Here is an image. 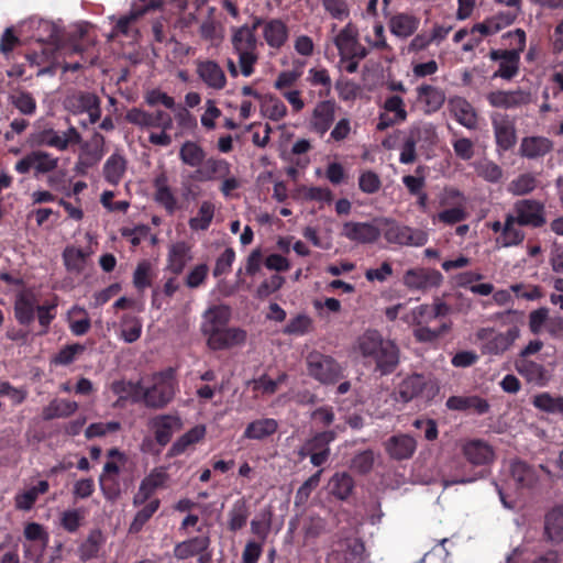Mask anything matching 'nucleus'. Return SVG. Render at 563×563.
<instances>
[{"instance_id": "f257e3e1", "label": "nucleus", "mask_w": 563, "mask_h": 563, "mask_svg": "<svg viewBox=\"0 0 563 563\" xmlns=\"http://www.w3.org/2000/svg\"><path fill=\"white\" fill-rule=\"evenodd\" d=\"M230 319L231 309L227 305L212 306L205 311L201 332L207 338V345L211 350H227L246 340L244 330L228 327Z\"/></svg>"}, {"instance_id": "f03ea898", "label": "nucleus", "mask_w": 563, "mask_h": 563, "mask_svg": "<svg viewBox=\"0 0 563 563\" xmlns=\"http://www.w3.org/2000/svg\"><path fill=\"white\" fill-rule=\"evenodd\" d=\"M356 349L365 360V364H374L380 375H389L399 364V349L397 344L384 339L377 330L365 331L356 342Z\"/></svg>"}, {"instance_id": "7ed1b4c3", "label": "nucleus", "mask_w": 563, "mask_h": 563, "mask_svg": "<svg viewBox=\"0 0 563 563\" xmlns=\"http://www.w3.org/2000/svg\"><path fill=\"white\" fill-rule=\"evenodd\" d=\"M501 38L517 40V44L508 49H490L488 57L490 60L498 63V68L493 74V78L510 81L519 74L520 55L526 48L527 36L522 29H516L503 34Z\"/></svg>"}, {"instance_id": "20e7f679", "label": "nucleus", "mask_w": 563, "mask_h": 563, "mask_svg": "<svg viewBox=\"0 0 563 563\" xmlns=\"http://www.w3.org/2000/svg\"><path fill=\"white\" fill-rule=\"evenodd\" d=\"M230 41L232 52L238 57L241 74L244 77L252 76L260 59L258 46L261 44L256 34L249 31V24L232 26Z\"/></svg>"}, {"instance_id": "39448f33", "label": "nucleus", "mask_w": 563, "mask_h": 563, "mask_svg": "<svg viewBox=\"0 0 563 563\" xmlns=\"http://www.w3.org/2000/svg\"><path fill=\"white\" fill-rule=\"evenodd\" d=\"M178 389L176 371L168 367L152 376L150 386H142L141 401L147 408L163 409L174 399Z\"/></svg>"}, {"instance_id": "423d86ee", "label": "nucleus", "mask_w": 563, "mask_h": 563, "mask_svg": "<svg viewBox=\"0 0 563 563\" xmlns=\"http://www.w3.org/2000/svg\"><path fill=\"white\" fill-rule=\"evenodd\" d=\"M437 132L431 123H415L406 131L400 145L399 162L405 165L417 161V146L432 145L435 143Z\"/></svg>"}, {"instance_id": "0eeeda50", "label": "nucleus", "mask_w": 563, "mask_h": 563, "mask_svg": "<svg viewBox=\"0 0 563 563\" xmlns=\"http://www.w3.org/2000/svg\"><path fill=\"white\" fill-rule=\"evenodd\" d=\"M378 223L384 239L390 244L419 247L429 240L426 231L400 224L393 218H380Z\"/></svg>"}, {"instance_id": "6e6552de", "label": "nucleus", "mask_w": 563, "mask_h": 563, "mask_svg": "<svg viewBox=\"0 0 563 563\" xmlns=\"http://www.w3.org/2000/svg\"><path fill=\"white\" fill-rule=\"evenodd\" d=\"M306 364L309 376L323 385H333L343 378L342 366L330 355L312 351L307 355Z\"/></svg>"}, {"instance_id": "1a4fd4ad", "label": "nucleus", "mask_w": 563, "mask_h": 563, "mask_svg": "<svg viewBox=\"0 0 563 563\" xmlns=\"http://www.w3.org/2000/svg\"><path fill=\"white\" fill-rule=\"evenodd\" d=\"M163 7L162 0H136L132 3L131 10L128 14L122 15L113 26V35H123L126 37L136 38L139 30L136 22L151 11H155Z\"/></svg>"}, {"instance_id": "9d476101", "label": "nucleus", "mask_w": 563, "mask_h": 563, "mask_svg": "<svg viewBox=\"0 0 563 563\" xmlns=\"http://www.w3.org/2000/svg\"><path fill=\"white\" fill-rule=\"evenodd\" d=\"M520 330L514 325L506 332L496 333L494 329L483 328L477 331L476 336L483 341L482 353L485 355H500L508 351L519 338Z\"/></svg>"}, {"instance_id": "9b49d317", "label": "nucleus", "mask_w": 563, "mask_h": 563, "mask_svg": "<svg viewBox=\"0 0 563 563\" xmlns=\"http://www.w3.org/2000/svg\"><path fill=\"white\" fill-rule=\"evenodd\" d=\"M511 214L519 227L539 229L547 223L545 205L537 199L517 200Z\"/></svg>"}, {"instance_id": "f8f14e48", "label": "nucleus", "mask_w": 563, "mask_h": 563, "mask_svg": "<svg viewBox=\"0 0 563 563\" xmlns=\"http://www.w3.org/2000/svg\"><path fill=\"white\" fill-rule=\"evenodd\" d=\"M357 35L356 29L349 23L334 37L341 62L363 59L368 55V49L358 42Z\"/></svg>"}, {"instance_id": "ddd939ff", "label": "nucleus", "mask_w": 563, "mask_h": 563, "mask_svg": "<svg viewBox=\"0 0 563 563\" xmlns=\"http://www.w3.org/2000/svg\"><path fill=\"white\" fill-rule=\"evenodd\" d=\"M125 120L141 129L170 130L173 128L172 115L164 110L146 111L141 108H131L125 114Z\"/></svg>"}, {"instance_id": "4468645a", "label": "nucleus", "mask_w": 563, "mask_h": 563, "mask_svg": "<svg viewBox=\"0 0 563 563\" xmlns=\"http://www.w3.org/2000/svg\"><path fill=\"white\" fill-rule=\"evenodd\" d=\"M58 166V158L51 153L36 150L27 153L15 163L16 173L24 175L34 169L35 176L43 175L55 170Z\"/></svg>"}, {"instance_id": "2eb2a0df", "label": "nucleus", "mask_w": 563, "mask_h": 563, "mask_svg": "<svg viewBox=\"0 0 563 563\" xmlns=\"http://www.w3.org/2000/svg\"><path fill=\"white\" fill-rule=\"evenodd\" d=\"M396 394L402 402H409L423 396L430 399L434 394V386L424 375L412 374L399 383Z\"/></svg>"}, {"instance_id": "dca6fc26", "label": "nucleus", "mask_w": 563, "mask_h": 563, "mask_svg": "<svg viewBox=\"0 0 563 563\" xmlns=\"http://www.w3.org/2000/svg\"><path fill=\"white\" fill-rule=\"evenodd\" d=\"M338 104L333 99L323 98L317 102L309 119V129L323 136L335 121Z\"/></svg>"}, {"instance_id": "f3484780", "label": "nucleus", "mask_w": 563, "mask_h": 563, "mask_svg": "<svg viewBox=\"0 0 563 563\" xmlns=\"http://www.w3.org/2000/svg\"><path fill=\"white\" fill-rule=\"evenodd\" d=\"M492 126L498 151H510L517 143V131L514 120L508 114L496 113L492 117Z\"/></svg>"}, {"instance_id": "a211bd4d", "label": "nucleus", "mask_w": 563, "mask_h": 563, "mask_svg": "<svg viewBox=\"0 0 563 563\" xmlns=\"http://www.w3.org/2000/svg\"><path fill=\"white\" fill-rule=\"evenodd\" d=\"M402 282L410 290L426 291L441 286L443 275L432 268H410L405 273Z\"/></svg>"}, {"instance_id": "6ab92c4d", "label": "nucleus", "mask_w": 563, "mask_h": 563, "mask_svg": "<svg viewBox=\"0 0 563 563\" xmlns=\"http://www.w3.org/2000/svg\"><path fill=\"white\" fill-rule=\"evenodd\" d=\"M383 109L385 113H380L377 123V130L384 131L393 125L400 124L407 120L405 101L400 96L393 95L385 99Z\"/></svg>"}, {"instance_id": "aec40b11", "label": "nucleus", "mask_w": 563, "mask_h": 563, "mask_svg": "<svg viewBox=\"0 0 563 563\" xmlns=\"http://www.w3.org/2000/svg\"><path fill=\"white\" fill-rule=\"evenodd\" d=\"M196 74L210 89L222 90L227 86L225 73L219 63L213 59H198L196 62Z\"/></svg>"}, {"instance_id": "412c9836", "label": "nucleus", "mask_w": 563, "mask_h": 563, "mask_svg": "<svg viewBox=\"0 0 563 563\" xmlns=\"http://www.w3.org/2000/svg\"><path fill=\"white\" fill-rule=\"evenodd\" d=\"M342 235L358 244H373L382 235L380 227L369 222L349 221L343 224Z\"/></svg>"}, {"instance_id": "4be33fe9", "label": "nucleus", "mask_w": 563, "mask_h": 563, "mask_svg": "<svg viewBox=\"0 0 563 563\" xmlns=\"http://www.w3.org/2000/svg\"><path fill=\"white\" fill-rule=\"evenodd\" d=\"M151 430L154 432V438L161 446L167 445L174 432L181 429V420L173 415H158L153 417L148 423Z\"/></svg>"}, {"instance_id": "5701e85b", "label": "nucleus", "mask_w": 563, "mask_h": 563, "mask_svg": "<svg viewBox=\"0 0 563 563\" xmlns=\"http://www.w3.org/2000/svg\"><path fill=\"white\" fill-rule=\"evenodd\" d=\"M462 452L466 461L473 466L486 467L495 460L493 446L479 439L466 442L462 448Z\"/></svg>"}, {"instance_id": "b1692460", "label": "nucleus", "mask_w": 563, "mask_h": 563, "mask_svg": "<svg viewBox=\"0 0 563 563\" xmlns=\"http://www.w3.org/2000/svg\"><path fill=\"white\" fill-rule=\"evenodd\" d=\"M488 103L494 108L515 109L531 102V93L529 91L517 90H496L487 95Z\"/></svg>"}, {"instance_id": "393cba45", "label": "nucleus", "mask_w": 563, "mask_h": 563, "mask_svg": "<svg viewBox=\"0 0 563 563\" xmlns=\"http://www.w3.org/2000/svg\"><path fill=\"white\" fill-rule=\"evenodd\" d=\"M24 537L27 541L34 542V544L25 547V555L35 562L40 561L48 545V533L42 525L30 522L24 528Z\"/></svg>"}, {"instance_id": "a878e982", "label": "nucleus", "mask_w": 563, "mask_h": 563, "mask_svg": "<svg viewBox=\"0 0 563 563\" xmlns=\"http://www.w3.org/2000/svg\"><path fill=\"white\" fill-rule=\"evenodd\" d=\"M543 538L547 542L559 545L563 543V506L549 509L543 520Z\"/></svg>"}, {"instance_id": "bb28decb", "label": "nucleus", "mask_w": 563, "mask_h": 563, "mask_svg": "<svg viewBox=\"0 0 563 563\" xmlns=\"http://www.w3.org/2000/svg\"><path fill=\"white\" fill-rule=\"evenodd\" d=\"M417 449L416 439L409 434L391 435L385 442V450L390 459L402 461L410 459Z\"/></svg>"}, {"instance_id": "cd10ccee", "label": "nucleus", "mask_w": 563, "mask_h": 563, "mask_svg": "<svg viewBox=\"0 0 563 563\" xmlns=\"http://www.w3.org/2000/svg\"><path fill=\"white\" fill-rule=\"evenodd\" d=\"M37 296L31 290H24L16 295L14 301V317L21 325H30L35 320Z\"/></svg>"}, {"instance_id": "c85d7f7f", "label": "nucleus", "mask_w": 563, "mask_h": 563, "mask_svg": "<svg viewBox=\"0 0 563 563\" xmlns=\"http://www.w3.org/2000/svg\"><path fill=\"white\" fill-rule=\"evenodd\" d=\"M154 200L163 207L167 214L172 216L179 208L178 200L168 185V178L165 173L157 175L153 180Z\"/></svg>"}, {"instance_id": "c756f323", "label": "nucleus", "mask_w": 563, "mask_h": 563, "mask_svg": "<svg viewBox=\"0 0 563 563\" xmlns=\"http://www.w3.org/2000/svg\"><path fill=\"white\" fill-rule=\"evenodd\" d=\"M417 100L423 106L424 114H432L439 111L445 101L444 91L435 86L422 84L416 89Z\"/></svg>"}, {"instance_id": "7c9ffc66", "label": "nucleus", "mask_w": 563, "mask_h": 563, "mask_svg": "<svg viewBox=\"0 0 563 563\" xmlns=\"http://www.w3.org/2000/svg\"><path fill=\"white\" fill-rule=\"evenodd\" d=\"M420 25V19L411 13L399 12L388 20V29L393 35L399 38L412 36Z\"/></svg>"}, {"instance_id": "2f4dec72", "label": "nucleus", "mask_w": 563, "mask_h": 563, "mask_svg": "<svg viewBox=\"0 0 563 563\" xmlns=\"http://www.w3.org/2000/svg\"><path fill=\"white\" fill-rule=\"evenodd\" d=\"M110 389L118 396L113 404L115 408L124 407L128 400H131L133 404L141 402V382L133 383L131 380L118 379L111 383Z\"/></svg>"}, {"instance_id": "473e14b6", "label": "nucleus", "mask_w": 563, "mask_h": 563, "mask_svg": "<svg viewBox=\"0 0 563 563\" xmlns=\"http://www.w3.org/2000/svg\"><path fill=\"white\" fill-rule=\"evenodd\" d=\"M445 406L450 410L473 411L476 415H485L489 411V402L477 396H451L448 398Z\"/></svg>"}, {"instance_id": "72a5a7b5", "label": "nucleus", "mask_w": 563, "mask_h": 563, "mask_svg": "<svg viewBox=\"0 0 563 563\" xmlns=\"http://www.w3.org/2000/svg\"><path fill=\"white\" fill-rule=\"evenodd\" d=\"M553 142L545 136H525L521 140L519 154L528 159L544 157L552 152Z\"/></svg>"}, {"instance_id": "f704fd0d", "label": "nucleus", "mask_w": 563, "mask_h": 563, "mask_svg": "<svg viewBox=\"0 0 563 563\" xmlns=\"http://www.w3.org/2000/svg\"><path fill=\"white\" fill-rule=\"evenodd\" d=\"M288 26L282 19H269L264 23L263 37L271 48H282L288 41Z\"/></svg>"}, {"instance_id": "c9c22d12", "label": "nucleus", "mask_w": 563, "mask_h": 563, "mask_svg": "<svg viewBox=\"0 0 563 563\" xmlns=\"http://www.w3.org/2000/svg\"><path fill=\"white\" fill-rule=\"evenodd\" d=\"M128 169V161L120 152L112 153L106 161L102 169L104 180L111 186H118Z\"/></svg>"}, {"instance_id": "e433bc0d", "label": "nucleus", "mask_w": 563, "mask_h": 563, "mask_svg": "<svg viewBox=\"0 0 563 563\" xmlns=\"http://www.w3.org/2000/svg\"><path fill=\"white\" fill-rule=\"evenodd\" d=\"M203 163L205 167L202 169H197L192 175L195 180L208 181L220 179L229 176L231 172L230 164L223 158L210 157L207 161L205 159Z\"/></svg>"}, {"instance_id": "4c0bfd02", "label": "nucleus", "mask_w": 563, "mask_h": 563, "mask_svg": "<svg viewBox=\"0 0 563 563\" xmlns=\"http://www.w3.org/2000/svg\"><path fill=\"white\" fill-rule=\"evenodd\" d=\"M191 260L190 245L184 241L176 242L169 247L167 255V268L173 274L179 275L185 269L187 263Z\"/></svg>"}, {"instance_id": "58836bf2", "label": "nucleus", "mask_w": 563, "mask_h": 563, "mask_svg": "<svg viewBox=\"0 0 563 563\" xmlns=\"http://www.w3.org/2000/svg\"><path fill=\"white\" fill-rule=\"evenodd\" d=\"M210 538L208 536H197L188 540L178 542L174 548V556L179 560H187L189 558L206 552L210 547Z\"/></svg>"}, {"instance_id": "ea45409f", "label": "nucleus", "mask_w": 563, "mask_h": 563, "mask_svg": "<svg viewBox=\"0 0 563 563\" xmlns=\"http://www.w3.org/2000/svg\"><path fill=\"white\" fill-rule=\"evenodd\" d=\"M279 423L274 418H261L251 421L244 432L243 438L249 440L263 441L278 431Z\"/></svg>"}, {"instance_id": "a19ab883", "label": "nucleus", "mask_w": 563, "mask_h": 563, "mask_svg": "<svg viewBox=\"0 0 563 563\" xmlns=\"http://www.w3.org/2000/svg\"><path fill=\"white\" fill-rule=\"evenodd\" d=\"M79 408L75 400L65 398H54L42 410V418L45 421H51L59 418H68L73 416Z\"/></svg>"}, {"instance_id": "79ce46f5", "label": "nucleus", "mask_w": 563, "mask_h": 563, "mask_svg": "<svg viewBox=\"0 0 563 563\" xmlns=\"http://www.w3.org/2000/svg\"><path fill=\"white\" fill-rule=\"evenodd\" d=\"M454 119L468 130L477 128V113L474 107L464 98H455L450 102Z\"/></svg>"}, {"instance_id": "37998d69", "label": "nucleus", "mask_w": 563, "mask_h": 563, "mask_svg": "<svg viewBox=\"0 0 563 563\" xmlns=\"http://www.w3.org/2000/svg\"><path fill=\"white\" fill-rule=\"evenodd\" d=\"M525 238V232L517 225L512 214L507 213L505 216L503 234L496 239V243L501 247H512L520 245Z\"/></svg>"}, {"instance_id": "c03bdc74", "label": "nucleus", "mask_w": 563, "mask_h": 563, "mask_svg": "<svg viewBox=\"0 0 563 563\" xmlns=\"http://www.w3.org/2000/svg\"><path fill=\"white\" fill-rule=\"evenodd\" d=\"M205 435L206 427L203 424L195 426L172 444L167 452V456L175 457L183 454L190 445L201 441Z\"/></svg>"}, {"instance_id": "a18cd8bd", "label": "nucleus", "mask_w": 563, "mask_h": 563, "mask_svg": "<svg viewBox=\"0 0 563 563\" xmlns=\"http://www.w3.org/2000/svg\"><path fill=\"white\" fill-rule=\"evenodd\" d=\"M338 543L344 545L345 550L341 560L338 563H352L361 560L365 551L364 542L361 539H350L346 537L345 528H342L338 533Z\"/></svg>"}, {"instance_id": "49530a36", "label": "nucleus", "mask_w": 563, "mask_h": 563, "mask_svg": "<svg viewBox=\"0 0 563 563\" xmlns=\"http://www.w3.org/2000/svg\"><path fill=\"white\" fill-rule=\"evenodd\" d=\"M306 81L312 86L318 87L319 98H328L332 91V79L329 70L325 67L318 66L308 70Z\"/></svg>"}, {"instance_id": "de8ad7c7", "label": "nucleus", "mask_w": 563, "mask_h": 563, "mask_svg": "<svg viewBox=\"0 0 563 563\" xmlns=\"http://www.w3.org/2000/svg\"><path fill=\"white\" fill-rule=\"evenodd\" d=\"M93 145L91 147L82 148V153L76 164V170H79L80 166L85 168H91L96 166L103 157V144L104 137L100 133H96L92 139Z\"/></svg>"}, {"instance_id": "09e8293b", "label": "nucleus", "mask_w": 563, "mask_h": 563, "mask_svg": "<svg viewBox=\"0 0 563 563\" xmlns=\"http://www.w3.org/2000/svg\"><path fill=\"white\" fill-rule=\"evenodd\" d=\"M250 507L244 498L234 501L228 512V529L231 532H236L243 529L250 517Z\"/></svg>"}, {"instance_id": "8fccbe9b", "label": "nucleus", "mask_w": 563, "mask_h": 563, "mask_svg": "<svg viewBox=\"0 0 563 563\" xmlns=\"http://www.w3.org/2000/svg\"><path fill=\"white\" fill-rule=\"evenodd\" d=\"M540 180L532 173H522L514 178L507 186L512 196H527L539 187Z\"/></svg>"}, {"instance_id": "3c124183", "label": "nucleus", "mask_w": 563, "mask_h": 563, "mask_svg": "<svg viewBox=\"0 0 563 563\" xmlns=\"http://www.w3.org/2000/svg\"><path fill=\"white\" fill-rule=\"evenodd\" d=\"M104 542V537L99 529H93L89 532L86 540L79 545L78 552L81 561H89L97 558L101 545Z\"/></svg>"}, {"instance_id": "603ef678", "label": "nucleus", "mask_w": 563, "mask_h": 563, "mask_svg": "<svg viewBox=\"0 0 563 563\" xmlns=\"http://www.w3.org/2000/svg\"><path fill=\"white\" fill-rule=\"evenodd\" d=\"M179 159L187 166L199 167L206 159V152L198 143L186 141L179 148Z\"/></svg>"}, {"instance_id": "864d4df0", "label": "nucleus", "mask_w": 563, "mask_h": 563, "mask_svg": "<svg viewBox=\"0 0 563 563\" xmlns=\"http://www.w3.org/2000/svg\"><path fill=\"white\" fill-rule=\"evenodd\" d=\"M161 500L158 498L151 499L147 504L140 509L129 527V533L136 534L142 531L147 521L158 510Z\"/></svg>"}, {"instance_id": "5fc2aeb1", "label": "nucleus", "mask_w": 563, "mask_h": 563, "mask_svg": "<svg viewBox=\"0 0 563 563\" xmlns=\"http://www.w3.org/2000/svg\"><path fill=\"white\" fill-rule=\"evenodd\" d=\"M214 205L209 201H202L196 217L189 219V228L194 231H206L209 229L214 217Z\"/></svg>"}, {"instance_id": "6e6d98bb", "label": "nucleus", "mask_w": 563, "mask_h": 563, "mask_svg": "<svg viewBox=\"0 0 563 563\" xmlns=\"http://www.w3.org/2000/svg\"><path fill=\"white\" fill-rule=\"evenodd\" d=\"M261 112L269 120L278 122L287 115V107L277 97L268 95L262 100Z\"/></svg>"}, {"instance_id": "4d7b16f0", "label": "nucleus", "mask_w": 563, "mask_h": 563, "mask_svg": "<svg viewBox=\"0 0 563 563\" xmlns=\"http://www.w3.org/2000/svg\"><path fill=\"white\" fill-rule=\"evenodd\" d=\"M413 336L418 342L430 343L451 330L452 322H442L439 328L431 329L426 323L413 324Z\"/></svg>"}, {"instance_id": "13d9d810", "label": "nucleus", "mask_w": 563, "mask_h": 563, "mask_svg": "<svg viewBox=\"0 0 563 563\" xmlns=\"http://www.w3.org/2000/svg\"><path fill=\"white\" fill-rule=\"evenodd\" d=\"M331 493L341 500H345L352 494L354 479L347 473H335L330 481Z\"/></svg>"}, {"instance_id": "bf43d9fd", "label": "nucleus", "mask_w": 563, "mask_h": 563, "mask_svg": "<svg viewBox=\"0 0 563 563\" xmlns=\"http://www.w3.org/2000/svg\"><path fill=\"white\" fill-rule=\"evenodd\" d=\"M88 254L84 252V250L67 246L63 252V260L65 267L70 273L80 274L86 266Z\"/></svg>"}, {"instance_id": "052dcab7", "label": "nucleus", "mask_w": 563, "mask_h": 563, "mask_svg": "<svg viewBox=\"0 0 563 563\" xmlns=\"http://www.w3.org/2000/svg\"><path fill=\"white\" fill-rule=\"evenodd\" d=\"M336 433L333 430H325L317 432L311 437L302 446L300 453L318 452L323 450H330L329 444L334 441Z\"/></svg>"}, {"instance_id": "680f3d73", "label": "nucleus", "mask_w": 563, "mask_h": 563, "mask_svg": "<svg viewBox=\"0 0 563 563\" xmlns=\"http://www.w3.org/2000/svg\"><path fill=\"white\" fill-rule=\"evenodd\" d=\"M532 404L539 410L563 417V397H553L549 393H542L534 396Z\"/></svg>"}, {"instance_id": "e2e57ef3", "label": "nucleus", "mask_w": 563, "mask_h": 563, "mask_svg": "<svg viewBox=\"0 0 563 563\" xmlns=\"http://www.w3.org/2000/svg\"><path fill=\"white\" fill-rule=\"evenodd\" d=\"M57 306L58 303L56 297L53 301H45L42 305L37 302L35 316L37 317L38 323L42 327L40 334H46L48 332L52 321L56 318Z\"/></svg>"}, {"instance_id": "0e129e2a", "label": "nucleus", "mask_w": 563, "mask_h": 563, "mask_svg": "<svg viewBox=\"0 0 563 563\" xmlns=\"http://www.w3.org/2000/svg\"><path fill=\"white\" fill-rule=\"evenodd\" d=\"M510 474L520 487H530L536 481L533 470L522 461H516L511 464Z\"/></svg>"}, {"instance_id": "69168bd1", "label": "nucleus", "mask_w": 563, "mask_h": 563, "mask_svg": "<svg viewBox=\"0 0 563 563\" xmlns=\"http://www.w3.org/2000/svg\"><path fill=\"white\" fill-rule=\"evenodd\" d=\"M99 100V97L92 92L79 91L67 98V104L74 112L82 113L97 106Z\"/></svg>"}, {"instance_id": "338daca9", "label": "nucleus", "mask_w": 563, "mask_h": 563, "mask_svg": "<svg viewBox=\"0 0 563 563\" xmlns=\"http://www.w3.org/2000/svg\"><path fill=\"white\" fill-rule=\"evenodd\" d=\"M142 334V323L132 314H124L121 322V336L126 343H133Z\"/></svg>"}, {"instance_id": "774afa93", "label": "nucleus", "mask_w": 563, "mask_h": 563, "mask_svg": "<svg viewBox=\"0 0 563 563\" xmlns=\"http://www.w3.org/2000/svg\"><path fill=\"white\" fill-rule=\"evenodd\" d=\"M302 531L307 540L317 539L329 532L328 522L319 515H311L305 520Z\"/></svg>"}]
</instances>
